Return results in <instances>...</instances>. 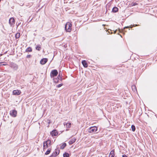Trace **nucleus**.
<instances>
[{
  "label": "nucleus",
  "instance_id": "nucleus-1",
  "mask_svg": "<svg viewBox=\"0 0 157 157\" xmlns=\"http://www.w3.org/2000/svg\"><path fill=\"white\" fill-rule=\"evenodd\" d=\"M72 25L70 22H67L65 25V29L67 32H70L71 29Z\"/></svg>",
  "mask_w": 157,
  "mask_h": 157
},
{
  "label": "nucleus",
  "instance_id": "nucleus-24",
  "mask_svg": "<svg viewBox=\"0 0 157 157\" xmlns=\"http://www.w3.org/2000/svg\"><path fill=\"white\" fill-rule=\"evenodd\" d=\"M45 141L48 144V145H51V140H48L47 141Z\"/></svg>",
  "mask_w": 157,
  "mask_h": 157
},
{
  "label": "nucleus",
  "instance_id": "nucleus-29",
  "mask_svg": "<svg viewBox=\"0 0 157 157\" xmlns=\"http://www.w3.org/2000/svg\"><path fill=\"white\" fill-rule=\"evenodd\" d=\"M132 89H136V86H132Z\"/></svg>",
  "mask_w": 157,
  "mask_h": 157
},
{
  "label": "nucleus",
  "instance_id": "nucleus-18",
  "mask_svg": "<svg viewBox=\"0 0 157 157\" xmlns=\"http://www.w3.org/2000/svg\"><path fill=\"white\" fill-rule=\"evenodd\" d=\"M32 51V49L31 47H30L27 48L25 50V52H31Z\"/></svg>",
  "mask_w": 157,
  "mask_h": 157
},
{
  "label": "nucleus",
  "instance_id": "nucleus-23",
  "mask_svg": "<svg viewBox=\"0 0 157 157\" xmlns=\"http://www.w3.org/2000/svg\"><path fill=\"white\" fill-rule=\"evenodd\" d=\"M131 128L132 129V130L133 131H134L136 129V128L134 125H132L131 126Z\"/></svg>",
  "mask_w": 157,
  "mask_h": 157
},
{
  "label": "nucleus",
  "instance_id": "nucleus-19",
  "mask_svg": "<svg viewBox=\"0 0 157 157\" xmlns=\"http://www.w3.org/2000/svg\"><path fill=\"white\" fill-rule=\"evenodd\" d=\"M36 48L37 50L40 51L41 49V46L40 45H36Z\"/></svg>",
  "mask_w": 157,
  "mask_h": 157
},
{
  "label": "nucleus",
  "instance_id": "nucleus-21",
  "mask_svg": "<svg viewBox=\"0 0 157 157\" xmlns=\"http://www.w3.org/2000/svg\"><path fill=\"white\" fill-rule=\"evenodd\" d=\"M70 156L69 154L66 152H65L63 154V157H69Z\"/></svg>",
  "mask_w": 157,
  "mask_h": 157
},
{
  "label": "nucleus",
  "instance_id": "nucleus-31",
  "mask_svg": "<svg viewBox=\"0 0 157 157\" xmlns=\"http://www.w3.org/2000/svg\"><path fill=\"white\" fill-rule=\"evenodd\" d=\"M129 26H126V27H124V29H125L126 28H129Z\"/></svg>",
  "mask_w": 157,
  "mask_h": 157
},
{
  "label": "nucleus",
  "instance_id": "nucleus-26",
  "mask_svg": "<svg viewBox=\"0 0 157 157\" xmlns=\"http://www.w3.org/2000/svg\"><path fill=\"white\" fill-rule=\"evenodd\" d=\"M57 78H58V79H60L61 78V77L60 72H59V75H58Z\"/></svg>",
  "mask_w": 157,
  "mask_h": 157
},
{
  "label": "nucleus",
  "instance_id": "nucleus-33",
  "mask_svg": "<svg viewBox=\"0 0 157 157\" xmlns=\"http://www.w3.org/2000/svg\"><path fill=\"white\" fill-rule=\"evenodd\" d=\"M2 62H0V66L1 65V63Z\"/></svg>",
  "mask_w": 157,
  "mask_h": 157
},
{
  "label": "nucleus",
  "instance_id": "nucleus-5",
  "mask_svg": "<svg viewBox=\"0 0 157 157\" xmlns=\"http://www.w3.org/2000/svg\"><path fill=\"white\" fill-rule=\"evenodd\" d=\"M9 23L11 27H13L15 24V20L13 17L10 18L9 20Z\"/></svg>",
  "mask_w": 157,
  "mask_h": 157
},
{
  "label": "nucleus",
  "instance_id": "nucleus-16",
  "mask_svg": "<svg viewBox=\"0 0 157 157\" xmlns=\"http://www.w3.org/2000/svg\"><path fill=\"white\" fill-rule=\"evenodd\" d=\"M118 11V8L116 7H115L113 8L112 9V11L113 12L116 13Z\"/></svg>",
  "mask_w": 157,
  "mask_h": 157
},
{
  "label": "nucleus",
  "instance_id": "nucleus-20",
  "mask_svg": "<svg viewBox=\"0 0 157 157\" xmlns=\"http://www.w3.org/2000/svg\"><path fill=\"white\" fill-rule=\"evenodd\" d=\"M67 145L65 143H63L60 147V148L62 149H63Z\"/></svg>",
  "mask_w": 157,
  "mask_h": 157
},
{
  "label": "nucleus",
  "instance_id": "nucleus-22",
  "mask_svg": "<svg viewBox=\"0 0 157 157\" xmlns=\"http://www.w3.org/2000/svg\"><path fill=\"white\" fill-rule=\"evenodd\" d=\"M20 33H17L15 35V37L17 39L18 38L20 37Z\"/></svg>",
  "mask_w": 157,
  "mask_h": 157
},
{
  "label": "nucleus",
  "instance_id": "nucleus-2",
  "mask_svg": "<svg viewBox=\"0 0 157 157\" xmlns=\"http://www.w3.org/2000/svg\"><path fill=\"white\" fill-rule=\"evenodd\" d=\"M98 128L96 126L91 127L88 129V132L90 133L95 132L97 130Z\"/></svg>",
  "mask_w": 157,
  "mask_h": 157
},
{
  "label": "nucleus",
  "instance_id": "nucleus-32",
  "mask_svg": "<svg viewBox=\"0 0 157 157\" xmlns=\"http://www.w3.org/2000/svg\"><path fill=\"white\" fill-rule=\"evenodd\" d=\"M7 65L6 64H2V65L5 66V65Z\"/></svg>",
  "mask_w": 157,
  "mask_h": 157
},
{
  "label": "nucleus",
  "instance_id": "nucleus-15",
  "mask_svg": "<svg viewBox=\"0 0 157 157\" xmlns=\"http://www.w3.org/2000/svg\"><path fill=\"white\" fill-rule=\"evenodd\" d=\"M82 64L85 67H87L88 66V65L86 60H82Z\"/></svg>",
  "mask_w": 157,
  "mask_h": 157
},
{
  "label": "nucleus",
  "instance_id": "nucleus-12",
  "mask_svg": "<svg viewBox=\"0 0 157 157\" xmlns=\"http://www.w3.org/2000/svg\"><path fill=\"white\" fill-rule=\"evenodd\" d=\"M76 140V139L75 138L71 139L69 142V144L70 145L72 144L75 142Z\"/></svg>",
  "mask_w": 157,
  "mask_h": 157
},
{
  "label": "nucleus",
  "instance_id": "nucleus-36",
  "mask_svg": "<svg viewBox=\"0 0 157 157\" xmlns=\"http://www.w3.org/2000/svg\"><path fill=\"white\" fill-rule=\"evenodd\" d=\"M67 130H68V129H67L66 131H67Z\"/></svg>",
  "mask_w": 157,
  "mask_h": 157
},
{
  "label": "nucleus",
  "instance_id": "nucleus-7",
  "mask_svg": "<svg viewBox=\"0 0 157 157\" xmlns=\"http://www.w3.org/2000/svg\"><path fill=\"white\" fill-rule=\"evenodd\" d=\"M59 150H57L55 152H54L50 156V157H56L58 155L59 153Z\"/></svg>",
  "mask_w": 157,
  "mask_h": 157
},
{
  "label": "nucleus",
  "instance_id": "nucleus-8",
  "mask_svg": "<svg viewBox=\"0 0 157 157\" xmlns=\"http://www.w3.org/2000/svg\"><path fill=\"white\" fill-rule=\"evenodd\" d=\"M21 92L20 90H14L13 91V95H19L20 94Z\"/></svg>",
  "mask_w": 157,
  "mask_h": 157
},
{
  "label": "nucleus",
  "instance_id": "nucleus-35",
  "mask_svg": "<svg viewBox=\"0 0 157 157\" xmlns=\"http://www.w3.org/2000/svg\"><path fill=\"white\" fill-rule=\"evenodd\" d=\"M130 28H132V27H130Z\"/></svg>",
  "mask_w": 157,
  "mask_h": 157
},
{
  "label": "nucleus",
  "instance_id": "nucleus-30",
  "mask_svg": "<svg viewBox=\"0 0 157 157\" xmlns=\"http://www.w3.org/2000/svg\"><path fill=\"white\" fill-rule=\"evenodd\" d=\"M122 157H128L125 155H122Z\"/></svg>",
  "mask_w": 157,
  "mask_h": 157
},
{
  "label": "nucleus",
  "instance_id": "nucleus-27",
  "mask_svg": "<svg viewBox=\"0 0 157 157\" xmlns=\"http://www.w3.org/2000/svg\"><path fill=\"white\" fill-rule=\"evenodd\" d=\"M31 57V55H28L26 56V58H29Z\"/></svg>",
  "mask_w": 157,
  "mask_h": 157
},
{
  "label": "nucleus",
  "instance_id": "nucleus-25",
  "mask_svg": "<svg viewBox=\"0 0 157 157\" xmlns=\"http://www.w3.org/2000/svg\"><path fill=\"white\" fill-rule=\"evenodd\" d=\"M137 4L136 3H135V2H132L131 4V5L132 6H135L136 5H137Z\"/></svg>",
  "mask_w": 157,
  "mask_h": 157
},
{
  "label": "nucleus",
  "instance_id": "nucleus-14",
  "mask_svg": "<svg viewBox=\"0 0 157 157\" xmlns=\"http://www.w3.org/2000/svg\"><path fill=\"white\" fill-rule=\"evenodd\" d=\"M115 151L114 150L111 151L109 154V157H114L115 156Z\"/></svg>",
  "mask_w": 157,
  "mask_h": 157
},
{
  "label": "nucleus",
  "instance_id": "nucleus-10",
  "mask_svg": "<svg viewBox=\"0 0 157 157\" xmlns=\"http://www.w3.org/2000/svg\"><path fill=\"white\" fill-rule=\"evenodd\" d=\"M48 144L46 142L44 141L43 143V151H45V150L48 147Z\"/></svg>",
  "mask_w": 157,
  "mask_h": 157
},
{
  "label": "nucleus",
  "instance_id": "nucleus-34",
  "mask_svg": "<svg viewBox=\"0 0 157 157\" xmlns=\"http://www.w3.org/2000/svg\"><path fill=\"white\" fill-rule=\"evenodd\" d=\"M137 25H135V26H137Z\"/></svg>",
  "mask_w": 157,
  "mask_h": 157
},
{
  "label": "nucleus",
  "instance_id": "nucleus-4",
  "mask_svg": "<svg viewBox=\"0 0 157 157\" xmlns=\"http://www.w3.org/2000/svg\"><path fill=\"white\" fill-rule=\"evenodd\" d=\"M10 66L11 67L13 68L14 70H17L18 68V65L13 62H11L10 63Z\"/></svg>",
  "mask_w": 157,
  "mask_h": 157
},
{
  "label": "nucleus",
  "instance_id": "nucleus-13",
  "mask_svg": "<svg viewBox=\"0 0 157 157\" xmlns=\"http://www.w3.org/2000/svg\"><path fill=\"white\" fill-rule=\"evenodd\" d=\"M63 125L64 126L66 125V127L67 128H69L71 127V124L70 122L66 123V122H64L63 123Z\"/></svg>",
  "mask_w": 157,
  "mask_h": 157
},
{
  "label": "nucleus",
  "instance_id": "nucleus-3",
  "mask_svg": "<svg viewBox=\"0 0 157 157\" xmlns=\"http://www.w3.org/2000/svg\"><path fill=\"white\" fill-rule=\"evenodd\" d=\"M58 74V71L57 70H55L52 71L51 73L50 76L51 78L56 76Z\"/></svg>",
  "mask_w": 157,
  "mask_h": 157
},
{
  "label": "nucleus",
  "instance_id": "nucleus-6",
  "mask_svg": "<svg viewBox=\"0 0 157 157\" xmlns=\"http://www.w3.org/2000/svg\"><path fill=\"white\" fill-rule=\"evenodd\" d=\"M10 114L13 117H16L17 116V112L15 110H11L10 112Z\"/></svg>",
  "mask_w": 157,
  "mask_h": 157
},
{
  "label": "nucleus",
  "instance_id": "nucleus-17",
  "mask_svg": "<svg viewBox=\"0 0 157 157\" xmlns=\"http://www.w3.org/2000/svg\"><path fill=\"white\" fill-rule=\"evenodd\" d=\"M51 148H48V149L47 151L45 153V155H48L50 153V152L51 151Z\"/></svg>",
  "mask_w": 157,
  "mask_h": 157
},
{
  "label": "nucleus",
  "instance_id": "nucleus-28",
  "mask_svg": "<svg viewBox=\"0 0 157 157\" xmlns=\"http://www.w3.org/2000/svg\"><path fill=\"white\" fill-rule=\"evenodd\" d=\"M62 85H63V84H59L57 86V87H61V86H62Z\"/></svg>",
  "mask_w": 157,
  "mask_h": 157
},
{
  "label": "nucleus",
  "instance_id": "nucleus-9",
  "mask_svg": "<svg viewBox=\"0 0 157 157\" xmlns=\"http://www.w3.org/2000/svg\"><path fill=\"white\" fill-rule=\"evenodd\" d=\"M47 58H43L40 61V63L42 65L44 64L48 61Z\"/></svg>",
  "mask_w": 157,
  "mask_h": 157
},
{
  "label": "nucleus",
  "instance_id": "nucleus-11",
  "mask_svg": "<svg viewBox=\"0 0 157 157\" xmlns=\"http://www.w3.org/2000/svg\"><path fill=\"white\" fill-rule=\"evenodd\" d=\"M51 134L52 136H56L58 134V132L56 130H54L51 132Z\"/></svg>",
  "mask_w": 157,
  "mask_h": 157
}]
</instances>
